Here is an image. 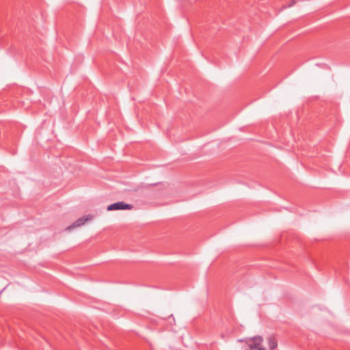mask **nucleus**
Returning a JSON list of instances; mask_svg holds the SVG:
<instances>
[{"label":"nucleus","mask_w":350,"mask_h":350,"mask_svg":"<svg viewBox=\"0 0 350 350\" xmlns=\"http://www.w3.org/2000/svg\"><path fill=\"white\" fill-rule=\"evenodd\" d=\"M267 340L268 346H269V348L270 350L275 349L278 347V340L276 339V338L274 336H273V335L269 336L267 338Z\"/></svg>","instance_id":"4"},{"label":"nucleus","mask_w":350,"mask_h":350,"mask_svg":"<svg viewBox=\"0 0 350 350\" xmlns=\"http://www.w3.org/2000/svg\"><path fill=\"white\" fill-rule=\"evenodd\" d=\"M90 219H91V217H90V215H88L86 217H81V218L78 219L77 221H75L72 225L69 226L67 228V230H70L71 229H72L74 228L79 227V226L83 225L87 221H88Z\"/></svg>","instance_id":"3"},{"label":"nucleus","mask_w":350,"mask_h":350,"mask_svg":"<svg viewBox=\"0 0 350 350\" xmlns=\"http://www.w3.org/2000/svg\"><path fill=\"white\" fill-rule=\"evenodd\" d=\"M263 338L260 336H256L252 338H248L247 345L248 349L247 350H266L262 347Z\"/></svg>","instance_id":"1"},{"label":"nucleus","mask_w":350,"mask_h":350,"mask_svg":"<svg viewBox=\"0 0 350 350\" xmlns=\"http://www.w3.org/2000/svg\"><path fill=\"white\" fill-rule=\"evenodd\" d=\"M133 206L130 204H126L123 201L118 202L109 205L107 208L108 211H117V210H131Z\"/></svg>","instance_id":"2"},{"label":"nucleus","mask_w":350,"mask_h":350,"mask_svg":"<svg viewBox=\"0 0 350 350\" xmlns=\"http://www.w3.org/2000/svg\"><path fill=\"white\" fill-rule=\"evenodd\" d=\"M296 2V0H291L290 1V3L287 5H285L284 8H291V6H293Z\"/></svg>","instance_id":"5"}]
</instances>
